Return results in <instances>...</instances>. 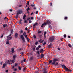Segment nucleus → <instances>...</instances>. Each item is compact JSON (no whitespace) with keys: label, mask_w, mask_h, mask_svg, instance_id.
I'll list each match as a JSON object with an SVG mask.
<instances>
[{"label":"nucleus","mask_w":73,"mask_h":73,"mask_svg":"<svg viewBox=\"0 0 73 73\" xmlns=\"http://www.w3.org/2000/svg\"><path fill=\"white\" fill-rule=\"evenodd\" d=\"M59 61V59L58 58H55L53 59L52 60H52H50L49 61V64H50L52 63V64L53 65H54L55 66H57L58 64V62H57L56 63V61Z\"/></svg>","instance_id":"f257e3e1"},{"label":"nucleus","mask_w":73,"mask_h":73,"mask_svg":"<svg viewBox=\"0 0 73 73\" xmlns=\"http://www.w3.org/2000/svg\"><path fill=\"white\" fill-rule=\"evenodd\" d=\"M61 66L63 68H64V69H65V71H66V72H70V73H71V72H72V71L68 69V68L67 67H66V66H65V65L62 64L61 65Z\"/></svg>","instance_id":"f03ea898"},{"label":"nucleus","mask_w":73,"mask_h":73,"mask_svg":"<svg viewBox=\"0 0 73 73\" xmlns=\"http://www.w3.org/2000/svg\"><path fill=\"white\" fill-rule=\"evenodd\" d=\"M16 57H17L16 55H13V60H10V62H11V64H14V63H15V58H16Z\"/></svg>","instance_id":"7ed1b4c3"},{"label":"nucleus","mask_w":73,"mask_h":73,"mask_svg":"<svg viewBox=\"0 0 73 73\" xmlns=\"http://www.w3.org/2000/svg\"><path fill=\"white\" fill-rule=\"evenodd\" d=\"M11 33L10 35L8 36V37H9V38L7 39V41H9V40H11V39H12V36L11 37V36L12 34L13 33V29H12L11 30Z\"/></svg>","instance_id":"20e7f679"},{"label":"nucleus","mask_w":73,"mask_h":73,"mask_svg":"<svg viewBox=\"0 0 73 73\" xmlns=\"http://www.w3.org/2000/svg\"><path fill=\"white\" fill-rule=\"evenodd\" d=\"M43 73H49V72L48 71V70H47L46 68H45L43 69Z\"/></svg>","instance_id":"39448f33"},{"label":"nucleus","mask_w":73,"mask_h":73,"mask_svg":"<svg viewBox=\"0 0 73 73\" xmlns=\"http://www.w3.org/2000/svg\"><path fill=\"white\" fill-rule=\"evenodd\" d=\"M54 39V37L52 36L49 38V40L50 42H52Z\"/></svg>","instance_id":"423d86ee"},{"label":"nucleus","mask_w":73,"mask_h":73,"mask_svg":"<svg viewBox=\"0 0 73 73\" xmlns=\"http://www.w3.org/2000/svg\"><path fill=\"white\" fill-rule=\"evenodd\" d=\"M21 38L22 39V40L23 41V42H25V40L24 39V37L23 36V35H20Z\"/></svg>","instance_id":"0eeeda50"},{"label":"nucleus","mask_w":73,"mask_h":73,"mask_svg":"<svg viewBox=\"0 0 73 73\" xmlns=\"http://www.w3.org/2000/svg\"><path fill=\"white\" fill-rule=\"evenodd\" d=\"M23 12V11L21 10H19L18 11L17 13V14L19 15V14H21Z\"/></svg>","instance_id":"6e6552de"},{"label":"nucleus","mask_w":73,"mask_h":73,"mask_svg":"<svg viewBox=\"0 0 73 73\" xmlns=\"http://www.w3.org/2000/svg\"><path fill=\"white\" fill-rule=\"evenodd\" d=\"M36 53L38 54V55L37 56V57H39V56H40V51H37Z\"/></svg>","instance_id":"1a4fd4ad"},{"label":"nucleus","mask_w":73,"mask_h":73,"mask_svg":"<svg viewBox=\"0 0 73 73\" xmlns=\"http://www.w3.org/2000/svg\"><path fill=\"white\" fill-rule=\"evenodd\" d=\"M46 32L44 31V38H46Z\"/></svg>","instance_id":"9d476101"},{"label":"nucleus","mask_w":73,"mask_h":73,"mask_svg":"<svg viewBox=\"0 0 73 73\" xmlns=\"http://www.w3.org/2000/svg\"><path fill=\"white\" fill-rule=\"evenodd\" d=\"M37 36L39 38H41V37H42V35H41L38 34Z\"/></svg>","instance_id":"9b49d317"},{"label":"nucleus","mask_w":73,"mask_h":73,"mask_svg":"<svg viewBox=\"0 0 73 73\" xmlns=\"http://www.w3.org/2000/svg\"><path fill=\"white\" fill-rule=\"evenodd\" d=\"M40 53H44V50L43 49H41L39 52Z\"/></svg>","instance_id":"f8f14e48"},{"label":"nucleus","mask_w":73,"mask_h":73,"mask_svg":"<svg viewBox=\"0 0 73 73\" xmlns=\"http://www.w3.org/2000/svg\"><path fill=\"white\" fill-rule=\"evenodd\" d=\"M37 24H38V23H35V24H34L33 25V29H34V28H35V27L36 25H37Z\"/></svg>","instance_id":"ddd939ff"},{"label":"nucleus","mask_w":73,"mask_h":73,"mask_svg":"<svg viewBox=\"0 0 73 73\" xmlns=\"http://www.w3.org/2000/svg\"><path fill=\"white\" fill-rule=\"evenodd\" d=\"M7 24H3V28H5V27H7Z\"/></svg>","instance_id":"4468645a"},{"label":"nucleus","mask_w":73,"mask_h":73,"mask_svg":"<svg viewBox=\"0 0 73 73\" xmlns=\"http://www.w3.org/2000/svg\"><path fill=\"white\" fill-rule=\"evenodd\" d=\"M15 38H17L18 37V34L16 33L15 34Z\"/></svg>","instance_id":"2eb2a0df"},{"label":"nucleus","mask_w":73,"mask_h":73,"mask_svg":"<svg viewBox=\"0 0 73 73\" xmlns=\"http://www.w3.org/2000/svg\"><path fill=\"white\" fill-rule=\"evenodd\" d=\"M27 17V16L25 15H24V16L23 17V20H26V19H25V17Z\"/></svg>","instance_id":"dca6fc26"},{"label":"nucleus","mask_w":73,"mask_h":73,"mask_svg":"<svg viewBox=\"0 0 73 73\" xmlns=\"http://www.w3.org/2000/svg\"><path fill=\"white\" fill-rule=\"evenodd\" d=\"M46 24H50V21L49 20H48L47 21V22L46 23Z\"/></svg>","instance_id":"f3484780"},{"label":"nucleus","mask_w":73,"mask_h":73,"mask_svg":"<svg viewBox=\"0 0 73 73\" xmlns=\"http://www.w3.org/2000/svg\"><path fill=\"white\" fill-rule=\"evenodd\" d=\"M33 59V56L31 57L30 58H29V60L30 61H31Z\"/></svg>","instance_id":"a211bd4d"},{"label":"nucleus","mask_w":73,"mask_h":73,"mask_svg":"<svg viewBox=\"0 0 73 73\" xmlns=\"http://www.w3.org/2000/svg\"><path fill=\"white\" fill-rule=\"evenodd\" d=\"M14 66H17L18 65V63H16L14 64Z\"/></svg>","instance_id":"6ab92c4d"},{"label":"nucleus","mask_w":73,"mask_h":73,"mask_svg":"<svg viewBox=\"0 0 73 73\" xmlns=\"http://www.w3.org/2000/svg\"><path fill=\"white\" fill-rule=\"evenodd\" d=\"M52 44H50L48 46V48H51V47H52Z\"/></svg>","instance_id":"aec40b11"},{"label":"nucleus","mask_w":73,"mask_h":73,"mask_svg":"<svg viewBox=\"0 0 73 73\" xmlns=\"http://www.w3.org/2000/svg\"><path fill=\"white\" fill-rule=\"evenodd\" d=\"M39 42H40V43H41H41H42V42H44V40H41V39H40V40H39Z\"/></svg>","instance_id":"412c9836"},{"label":"nucleus","mask_w":73,"mask_h":73,"mask_svg":"<svg viewBox=\"0 0 73 73\" xmlns=\"http://www.w3.org/2000/svg\"><path fill=\"white\" fill-rule=\"evenodd\" d=\"M23 35L24 36H27V35L26 34V32H24L23 33Z\"/></svg>","instance_id":"4be33fe9"},{"label":"nucleus","mask_w":73,"mask_h":73,"mask_svg":"<svg viewBox=\"0 0 73 73\" xmlns=\"http://www.w3.org/2000/svg\"><path fill=\"white\" fill-rule=\"evenodd\" d=\"M11 52L13 53L14 52H15V51L14 50V49H13V48H12V50L11 51Z\"/></svg>","instance_id":"5701e85b"},{"label":"nucleus","mask_w":73,"mask_h":73,"mask_svg":"<svg viewBox=\"0 0 73 73\" xmlns=\"http://www.w3.org/2000/svg\"><path fill=\"white\" fill-rule=\"evenodd\" d=\"M44 56V55L43 54H42L40 55V57L41 58H43Z\"/></svg>","instance_id":"b1692460"},{"label":"nucleus","mask_w":73,"mask_h":73,"mask_svg":"<svg viewBox=\"0 0 73 73\" xmlns=\"http://www.w3.org/2000/svg\"><path fill=\"white\" fill-rule=\"evenodd\" d=\"M5 66H6V64H3V68H4L5 67Z\"/></svg>","instance_id":"393cba45"},{"label":"nucleus","mask_w":73,"mask_h":73,"mask_svg":"<svg viewBox=\"0 0 73 73\" xmlns=\"http://www.w3.org/2000/svg\"><path fill=\"white\" fill-rule=\"evenodd\" d=\"M9 44V41L7 40L6 41V44H7V45H8Z\"/></svg>","instance_id":"a878e982"},{"label":"nucleus","mask_w":73,"mask_h":73,"mask_svg":"<svg viewBox=\"0 0 73 73\" xmlns=\"http://www.w3.org/2000/svg\"><path fill=\"white\" fill-rule=\"evenodd\" d=\"M10 62V61L9 60H8V61L7 62V64H10L11 63H10L9 62Z\"/></svg>","instance_id":"bb28decb"},{"label":"nucleus","mask_w":73,"mask_h":73,"mask_svg":"<svg viewBox=\"0 0 73 73\" xmlns=\"http://www.w3.org/2000/svg\"><path fill=\"white\" fill-rule=\"evenodd\" d=\"M38 41H36L35 42V45H37L38 44Z\"/></svg>","instance_id":"cd10ccee"},{"label":"nucleus","mask_w":73,"mask_h":73,"mask_svg":"<svg viewBox=\"0 0 73 73\" xmlns=\"http://www.w3.org/2000/svg\"><path fill=\"white\" fill-rule=\"evenodd\" d=\"M30 9V8H29V7H28V8L26 9V10L27 11V12H28V11Z\"/></svg>","instance_id":"c85d7f7f"},{"label":"nucleus","mask_w":73,"mask_h":73,"mask_svg":"<svg viewBox=\"0 0 73 73\" xmlns=\"http://www.w3.org/2000/svg\"><path fill=\"white\" fill-rule=\"evenodd\" d=\"M24 23H25V24H27V20H24Z\"/></svg>","instance_id":"c756f323"},{"label":"nucleus","mask_w":73,"mask_h":73,"mask_svg":"<svg viewBox=\"0 0 73 73\" xmlns=\"http://www.w3.org/2000/svg\"><path fill=\"white\" fill-rule=\"evenodd\" d=\"M18 16H19V15H18L17 14H16V16L15 17V18L17 19L18 18Z\"/></svg>","instance_id":"7c9ffc66"},{"label":"nucleus","mask_w":73,"mask_h":73,"mask_svg":"<svg viewBox=\"0 0 73 73\" xmlns=\"http://www.w3.org/2000/svg\"><path fill=\"white\" fill-rule=\"evenodd\" d=\"M33 51L35 52V47H33Z\"/></svg>","instance_id":"2f4dec72"},{"label":"nucleus","mask_w":73,"mask_h":73,"mask_svg":"<svg viewBox=\"0 0 73 73\" xmlns=\"http://www.w3.org/2000/svg\"><path fill=\"white\" fill-rule=\"evenodd\" d=\"M18 69L19 70H21V67H20L19 66H18Z\"/></svg>","instance_id":"473e14b6"},{"label":"nucleus","mask_w":73,"mask_h":73,"mask_svg":"<svg viewBox=\"0 0 73 73\" xmlns=\"http://www.w3.org/2000/svg\"><path fill=\"white\" fill-rule=\"evenodd\" d=\"M68 46H69V47H70V48H71V47H72V46L70 44H68Z\"/></svg>","instance_id":"72a5a7b5"},{"label":"nucleus","mask_w":73,"mask_h":73,"mask_svg":"<svg viewBox=\"0 0 73 73\" xmlns=\"http://www.w3.org/2000/svg\"><path fill=\"white\" fill-rule=\"evenodd\" d=\"M49 28H51V29H52V27L51 25H49Z\"/></svg>","instance_id":"f704fd0d"},{"label":"nucleus","mask_w":73,"mask_h":73,"mask_svg":"<svg viewBox=\"0 0 73 73\" xmlns=\"http://www.w3.org/2000/svg\"><path fill=\"white\" fill-rule=\"evenodd\" d=\"M39 50V48L38 47H37L36 48V50H37V51H38Z\"/></svg>","instance_id":"c9c22d12"},{"label":"nucleus","mask_w":73,"mask_h":73,"mask_svg":"<svg viewBox=\"0 0 73 73\" xmlns=\"http://www.w3.org/2000/svg\"><path fill=\"white\" fill-rule=\"evenodd\" d=\"M37 33L38 34H40V33H41V31H38Z\"/></svg>","instance_id":"e433bc0d"},{"label":"nucleus","mask_w":73,"mask_h":73,"mask_svg":"<svg viewBox=\"0 0 73 73\" xmlns=\"http://www.w3.org/2000/svg\"><path fill=\"white\" fill-rule=\"evenodd\" d=\"M29 2H27V5H29Z\"/></svg>","instance_id":"4c0bfd02"},{"label":"nucleus","mask_w":73,"mask_h":73,"mask_svg":"<svg viewBox=\"0 0 73 73\" xmlns=\"http://www.w3.org/2000/svg\"><path fill=\"white\" fill-rule=\"evenodd\" d=\"M33 37L34 38H36V36H35V35H34L33 36Z\"/></svg>","instance_id":"58836bf2"},{"label":"nucleus","mask_w":73,"mask_h":73,"mask_svg":"<svg viewBox=\"0 0 73 73\" xmlns=\"http://www.w3.org/2000/svg\"><path fill=\"white\" fill-rule=\"evenodd\" d=\"M25 38H26V39H27V38H28V36H27V35H26V36H25Z\"/></svg>","instance_id":"ea45409f"},{"label":"nucleus","mask_w":73,"mask_h":73,"mask_svg":"<svg viewBox=\"0 0 73 73\" xmlns=\"http://www.w3.org/2000/svg\"><path fill=\"white\" fill-rule=\"evenodd\" d=\"M64 37L65 38V37H66V34H64Z\"/></svg>","instance_id":"a19ab883"},{"label":"nucleus","mask_w":73,"mask_h":73,"mask_svg":"<svg viewBox=\"0 0 73 73\" xmlns=\"http://www.w3.org/2000/svg\"><path fill=\"white\" fill-rule=\"evenodd\" d=\"M64 19H65V20H66V19H68V17H65Z\"/></svg>","instance_id":"79ce46f5"},{"label":"nucleus","mask_w":73,"mask_h":73,"mask_svg":"<svg viewBox=\"0 0 73 73\" xmlns=\"http://www.w3.org/2000/svg\"><path fill=\"white\" fill-rule=\"evenodd\" d=\"M20 33H23V30H21L20 31Z\"/></svg>","instance_id":"37998d69"},{"label":"nucleus","mask_w":73,"mask_h":73,"mask_svg":"<svg viewBox=\"0 0 73 73\" xmlns=\"http://www.w3.org/2000/svg\"><path fill=\"white\" fill-rule=\"evenodd\" d=\"M38 47L39 48H41V45H39L38 46Z\"/></svg>","instance_id":"c03bdc74"},{"label":"nucleus","mask_w":73,"mask_h":73,"mask_svg":"<svg viewBox=\"0 0 73 73\" xmlns=\"http://www.w3.org/2000/svg\"><path fill=\"white\" fill-rule=\"evenodd\" d=\"M45 44H46V42H44L43 44V45L44 46H45Z\"/></svg>","instance_id":"a18cd8bd"},{"label":"nucleus","mask_w":73,"mask_h":73,"mask_svg":"<svg viewBox=\"0 0 73 73\" xmlns=\"http://www.w3.org/2000/svg\"><path fill=\"white\" fill-rule=\"evenodd\" d=\"M31 7H35V5H33V4H31Z\"/></svg>","instance_id":"49530a36"},{"label":"nucleus","mask_w":73,"mask_h":73,"mask_svg":"<svg viewBox=\"0 0 73 73\" xmlns=\"http://www.w3.org/2000/svg\"><path fill=\"white\" fill-rule=\"evenodd\" d=\"M44 64H45V65H47V64H48V63L47 62H44Z\"/></svg>","instance_id":"de8ad7c7"},{"label":"nucleus","mask_w":73,"mask_h":73,"mask_svg":"<svg viewBox=\"0 0 73 73\" xmlns=\"http://www.w3.org/2000/svg\"><path fill=\"white\" fill-rule=\"evenodd\" d=\"M12 9H9V11H10V12H12Z\"/></svg>","instance_id":"09e8293b"},{"label":"nucleus","mask_w":73,"mask_h":73,"mask_svg":"<svg viewBox=\"0 0 73 73\" xmlns=\"http://www.w3.org/2000/svg\"><path fill=\"white\" fill-rule=\"evenodd\" d=\"M29 23H32V21H31V20H29Z\"/></svg>","instance_id":"8fccbe9b"},{"label":"nucleus","mask_w":73,"mask_h":73,"mask_svg":"<svg viewBox=\"0 0 73 73\" xmlns=\"http://www.w3.org/2000/svg\"><path fill=\"white\" fill-rule=\"evenodd\" d=\"M15 67V66H13L12 67V69H14Z\"/></svg>","instance_id":"3c124183"},{"label":"nucleus","mask_w":73,"mask_h":73,"mask_svg":"<svg viewBox=\"0 0 73 73\" xmlns=\"http://www.w3.org/2000/svg\"><path fill=\"white\" fill-rule=\"evenodd\" d=\"M38 11H36V14H38Z\"/></svg>","instance_id":"603ef678"},{"label":"nucleus","mask_w":73,"mask_h":73,"mask_svg":"<svg viewBox=\"0 0 73 73\" xmlns=\"http://www.w3.org/2000/svg\"><path fill=\"white\" fill-rule=\"evenodd\" d=\"M33 17H31V20H33Z\"/></svg>","instance_id":"864d4df0"},{"label":"nucleus","mask_w":73,"mask_h":73,"mask_svg":"<svg viewBox=\"0 0 73 73\" xmlns=\"http://www.w3.org/2000/svg\"><path fill=\"white\" fill-rule=\"evenodd\" d=\"M27 20H30V18H28L27 19Z\"/></svg>","instance_id":"5fc2aeb1"},{"label":"nucleus","mask_w":73,"mask_h":73,"mask_svg":"<svg viewBox=\"0 0 73 73\" xmlns=\"http://www.w3.org/2000/svg\"><path fill=\"white\" fill-rule=\"evenodd\" d=\"M2 64H3V62H0V65H2Z\"/></svg>","instance_id":"6e6d98bb"},{"label":"nucleus","mask_w":73,"mask_h":73,"mask_svg":"<svg viewBox=\"0 0 73 73\" xmlns=\"http://www.w3.org/2000/svg\"><path fill=\"white\" fill-rule=\"evenodd\" d=\"M25 29L26 31H27V30H28V28L26 27L25 28Z\"/></svg>","instance_id":"4d7b16f0"},{"label":"nucleus","mask_w":73,"mask_h":73,"mask_svg":"<svg viewBox=\"0 0 73 73\" xmlns=\"http://www.w3.org/2000/svg\"><path fill=\"white\" fill-rule=\"evenodd\" d=\"M57 49L58 50H60V48H58Z\"/></svg>","instance_id":"13d9d810"},{"label":"nucleus","mask_w":73,"mask_h":73,"mask_svg":"<svg viewBox=\"0 0 73 73\" xmlns=\"http://www.w3.org/2000/svg\"><path fill=\"white\" fill-rule=\"evenodd\" d=\"M44 27V24H43L41 26V27Z\"/></svg>","instance_id":"bf43d9fd"},{"label":"nucleus","mask_w":73,"mask_h":73,"mask_svg":"<svg viewBox=\"0 0 73 73\" xmlns=\"http://www.w3.org/2000/svg\"><path fill=\"white\" fill-rule=\"evenodd\" d=\"M33 9H34V10H35L36 9V8L35 7H34L33 8Z\"/></svg>","instance_id":"052dcab7"},{"label":"nucleus","mask_w":73,"mask_h":73,"mask_svg":"<svg viewBox=\"0 0 73 73\" xmlns=\"http://www.w3.org/2000/svg\"><path fill=\"white\" fill-rule=\"evenodd\" d=\"M3 37V34L2 35H1V38H2Z\"/></svg>","instance_id":"680f3d73"},{"label":"nucleus","mask_w":73,"mask_h":73,"mask_svg":"<svg viewBox=\"0 0 73 73\" xmlns=\"http://www.w3.org/2000/svg\"><path fill=\"white\" fill-rule=\"evenodd\" d=\"M68 37L69 38H70V36H68Z\"/></svg>","instance_id":"e2e57ef3"},{"label":"nucleus","mask_w":73,"mask_h":73,"mask_svg":"<svg viewBox=\"0 0 73 73\" xmlns=\"http://www.w3.org/2000/svg\"><path fill=\"white\" fill-rule=\"evenodd\" d=\"M50 6H52V3H50Z\"/></svg>","instance_id":"0e129e2a"},{"label":"nucleus","mask_w":73,"mask_h":73,"mask_svg":"<svg viewBox=\"0 0 73 73\" xmlns=\"http://www.w3.org/2000/svg\"><path fill=\"white\" fill-rule=\"evenodd\" d=\"M14 69V71H16L17 70V69L16 68Z\"/></svg>","instance_id":"69168bd1"},{"label":"nucleus","mask_w":73,"mask_h":73,"mask_svg":"<svg viewBox=\"0 0 73 73\" xmlns=\"http://www.w3.org/2000/svg\"><path fill=\"white\" fill-rule=\"evenodd\" d=\"M24 54V52H21V54Z\"/></svg>","instance_id":"338daca9"},{"label":"nucleus","mask_w":73,"mask_h":73,"mask_svg":"<svg viewBox=\"0 0 73 73\" xmlns=\"http://www.w3.org/2000/svg\"><path fill=\"white\" fill-rule=\"evenodd\" d=\"M6 19H7V17H5L4 18V20H6Z\"/></svg>","instance_id":"774afa93"}]
</instances>
